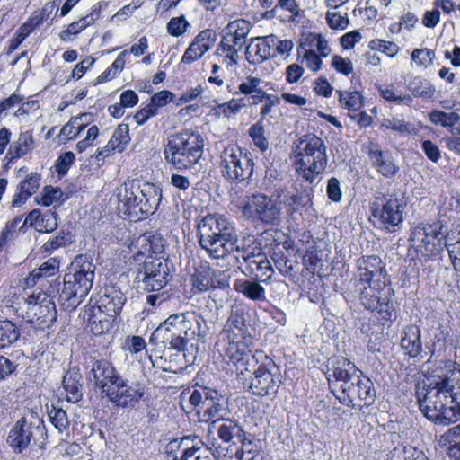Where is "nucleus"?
I'll return each instance as SVG.
<instances>
[{
  "label": "nucleus",
  "mask_w": 460,
  "mask_h": 460,
  "mask_svg": "<svg viewBox=\"0 0 460 460\" xmlns=\"http://www.w3.org/2000/svg\"><path fill=\"white\" fill-rule=\"evenodd\" d=\"M274 39V35L252 39L251 43L246 47V53L249 54L251 50L254 51L256 59L252 61L253 63H261L270 56V40L273 43Z\"/></svg>",
  "instance_id": "nucleus-33"
},
{
  "label": "nucleus",
  "mask_w": 460,
  "mask_h": 460,
  "mask_svg": "<svg viewBox=\"0 0 460 460\" xmlns=\"http://www.w3.org/2000/svg\"><path fill=\"white\" fill-rule=\"evenodd\" d=\"M249 136L252 139L253 144L264 152L269 148V142L264 136V128L259 121L249 128Z\"/></svg>",
  "instance_id": "nucleus-53"
},
{
  "label": "nucleus",
  "mask_w": 460,
  "mask_h": 460,
  "mask_svg": "<svg viewBox=\"0 0 460 460\" xmlns=\"http://www.w3.org/2000/svg\"><path fill=\"white\" fill-rule=\"evenodd\" d=\"M238 444H240V446L236 445L234 449L227 448L226 454L224 456L229 459L235 456L237 460H255V458L260 455L261 447L258 442H254L245 438Z\"/></svg>",
  "instance_id": "nucleus-30"
},
{
  "label": "nucleus",
  "mask_w": 460,
  "mask_h": 460,
  "mask_svg": "<svg viewBox=\"0 0 460 460\" xmlns=\"http://www.w3.org/2000/svg\"><path fill=\"white\" fill-rule=\"evenodd\" d=\"M445 370L446 376L453 378L448 382V392L450 394L449 405L455 411L453 415L454 423L460 420V365L453 360H442L438 363L437 371Z\"/></svg>",
  "instance_id": "nucleus-19"
},
{
  "label": "nucleus",
  "mask_w": 460,
  "mask_h": 460,
  "mask_svg": "<svg viewBox=\"0 0 460 460\" xmlns=\"http://www.w3.org/2000/svg\"><path fill=\"white\" fill-rule=\"evenodd\" d=\"M48 438L44 420L34 413L22 417L10 429L7 443L16 454H22L27 448L38 446L42 448Z\"/></svg>",
  "instance_id": "nucleus-8"
},
{
  "label": "nucleus",
  "mask_w": 460,
  "mask_h": 460,
  "mask_svg": "<svg viewBox=\"0 0 460 460\" xmlns=\"http://www.w3.org/2000/svg\"><path fill=\"white\" fill-rule=\"evenodd\" d=\"M406 206V201L394 193L376 191L370 203V211L380 227L393 233L400 229Z\"/></svg>",
  "instance_id": "nucleus-9"
},
{
  "label": "nucleus",
  "mask_w": 460,
  "mask_h": 460,
  "mask_svg": "<svg viewBox=\"0 0 460 460\" xmlns=\"http://www.w3.org/2000/svg\"><path fill=\"white\" fill-rule=\"evenodd\" d=\"M326 22L328 25L334 30H344L349 23L347 13L341 15L338 12L328 11L326 13Z\"/></svg>",
  "instance_id": "nucleus-63"
},
{
  "label": "nucleus",
  "mask_w": 460,
  "mask_h": 460,
  "mask_svg": "<svg viewBox=\"0 0 460 460\" xmlns=\"http://www.w3.org/2000/svg\"><path fill=\"white\" fill-rule=\"evenodd\" d=\"M339 94V102L345 108L349 111H358L363 106V96L358 91L342 92L337 91Z\"/></svg>",
  "instance_id": "nucleus-42"
},
{
  "label": "nucleus",
  "mask_w": 460,
  "mask_h": 460,
  "mask_svg": "<svg viewBox=\"0 0 460 460\" xmlns=\"http://www.w3.org/2000/svg\"><path fill=\"white\" fill-rule=\"evenodd\" d=\"M58 12V4H56L55 2H50V3H47L41 12L40 13L39 15L37 16H34L33 18L31 19V25L32 27L34 26H38L40 24H44L46 23L48 26H49L57 13Z\"/></svg>",
  "instance_id": "nucleus-45"
},
{
  "label": "nucleus",
  "mask_w": 460,
  "mask_h": 460,
  "mask_svg": "<svg viewBox=\"0 0 460 460\" xmlns=\"http://www.w3.org/2000/svg\"><path fill=\"white\" fill-rule=\"evenodd\" d=\"M120 376V373L116 369L111 361L102 358L92 359L87 379L93 382L94 386L99 388L105 396Z\"/></svg>",
  "instance_id": "nucleus-17"
},
{
  "label": "nucleus",
  "mask_w": 460,
  "mask_h": 460,
  "mask_svg": "<svg viewBox=\"0 0 460 460\" xmlns=\"http://www.w3.org/2000/svg\"><path fill=\"white\" fill-rule=\"evenodd\" d=\"M33 137L30 131L21 133L17 142L10 146L7 154L11 155L10 160L27 155L33 148Z\"/></svg>",
  "instance_id": "nucleus-38"
},
{
  "label": "nucleus",
  "mask_w": 460,
  "mask_h": 460,
  "mask_svg": "<svg viewBox=\"0 0 460 460\" xmlns=\"http://www.w3.org/2000/svg\"><path fill=\"white\" fill-rule=\"evenodd\" d=\"M382 261L378 256H362L357 260L358 271L367 270L376 276L377 279L387 280V272L385 267L381 265Z\"/></svg>",
  "instance_id": "nucleus-34"
},
{
  "label": "nucleus",
  "mask_w": 460,
  "mask_h": 460,
  "mask_svg": "<svg viewBox=\"0 0 460 460\" xmlns=\"http://www.w3.org/2000/svg\"><path fill=\"white\" fill-rule=\"evenodd\" d=\"M75 159V155L71 151H67L59 155L55 164L57 172L61 176L66 175L70 166L74 164Z\"/></svg>",
  "instance_id": "nucleus-64"
},
{
  "label": "nucleus",
  "mask_w": 460,
  "mask_h": 460,
  "mask_svg": "<svg viewBox=\"0 0 460 460\" xmlns=\"http://www.w3.org/2000/svg\"><path fill=\"white\" fill-rule=\"evenodd\" d=\"M63 191L60 188H54L52 186H45L42 190L41 203L43 206H50L54 201L64 200Z\"/></svg>",
  "instance_id": "nucleus-60"
},
{
  "label": "nucleus",
  "mask_w": 460,
  "mask_h": 460,
  "mask_svg": "<svg viewBox=\"0 0 460 460\" xmlns=\"http://www.w3.org/2000/svg\"><path fill=\"white\" fill-rule=\"evenodd\" d=\"M369 157L373 166L384 177L392 178L399 171V167L394 164L393 157L379 149L370 150Z\"/></svg>",
  "instance_id": "nucleus-28"
},
{
  "label": "nucleus",
  "mask_w": 460,
  "mask_h": 460,
  "mask_svg": "<svg viewBox=\"0 0 460 460\" xmlns=\"http://www.w3.org/2000/svg\"><path fill=\"white\" fill-rule=\"evenodd\" d=\"M447 435L450 438L448 456L455 460H460V423L450 428Z\"/></svg>",
  "instance_id": "nucleus-52"
},
{
  "label": "nucleus",
  "mask_w": 460,
  "mask_h": 460,
  "mask_svg": "<svg viewBox=\"0 0 460 460\" xmlns=\"http://www.w3.org/2000/svg\"><path fill=\"white\" fill-rule=\"evenodd\" d=\"M369 48L372 50L383 52L388 57H394L399 51V47L394 42L379 39L371 40L369 42Z\"/></svg>",
  "instance_id": "nucleus-57"
},
{
  "label": "nucleus",
  "mask_w": 460,
  "mask_h": 460,
  "mask_svg": "<svg viewBox=\"0 0 460 460\" xmlns=\"http://www.w3.org/2000/svg\"><path fill=\"white\" fill-rule=\"evenodd\" d=\"M380 95L388 102H393L397 104H405L410 106L413 99L410 94L402 93L394 90L393 85H384L379 88Z\"/></svg>",
  "instance_id": "nucleus-44"
},
{
  "label": "nucleus",
  "mask_w": 460,
  "mask_h": 460,
  "mask_svg": "<svg viewBox=\"0 0 460 460\" xmlns=\"http://www.w3.org/2000/svg\"><path fill=\"white\" fill-rule=\"evenodd\" d=\"M162 200V189L151 182L132 181L118 193V208L130 220L138 221L153 215Z\"/></svg>",
  "instance_id": "nucleus-3"
},
{
  "label": "nucleus",
  "mask_w": 460,
  "mask_h": 460,
  "mask_svg": "<svg viewBox=\"0 0 460 460\" xmlns=\"http://www.w3.org/2000/svg\"><path fill=\"white\" fill-rule=\"evenodd\" d=\"M163 270L158 269L155 276H144L138 279L141 282V288L146 292L160 291L167 283L169 278V268L162 266Z\"/></svg>",
  "instance_id": "nucleus-35"
},
{
  "label": "nucleus",
  "mask_w": 460,
  "mask_h": 460,
  "mask_svg": "<svg viewBox=\"0 0 460 460\" xmlns=\"http://www.w3.org/2000/svg\"><path fill=\"white\" fill-rule=\"evenodd\" d=\"M219 422L217 428V437L222 442L229 444L227 448L232 449V447L245 438L246 432L236 420L226 417Z\"/></svg>",
  "instance_id": "nucleus-25"
},
{
  "label": "nucleus",
  "mask_w": 460,
  "mask_h": 460,
  "mask_svg": "<svg viewBox=\"0 0 460 460\" xmlns=\"http://www.w3.org/2000/svg\"><path fill=\"white\" fill-rule=\"evenodd\" d=\"M429 119L433 124H439L442 127H452L460 120L456 112H444L442 111H432L429 113Z\"/></svg>",
  "instance_id": "nucleus-51"
},
{
  "label": "nucleus",
  "mask_w": 460,
  "mask_h": 460,
  "mask_svg": "<svg viewBox=\"0 0 460 460\" xmlns=\"http://www.w3.org/2000/svg\"><path fill=\"white\" fill-rule=\"evenodd\" d=\"M138 242H141V246L145 250L140 252L141 254L147 252L148 256H152V254H160L164 251L163 239L160 236H142Z\"/></svg>",
  "instance_id": "nucleus-49"
},
{
  "label": "nucleus",
  "mask_w": 460,
  "mask_h": 460,
  "mask_svg": "<svg viewBox=\"0 0 460 460\" xmlns=\"http://www.w3.org/2000/svg\"><path fill=\"white\" fill-rule=\"evenodd\" d=\"M229 341L226 349V357L234 365L244 367L246 371L255 367L265 358L263 351L252 353L253 337L245 335L239 337L228 336Z\"/></svg>",
  "instance_id": "nucleus-13"
},
{
  "label": "nucleus",
  "mask_w": 460,
  "mask_h": 460,
  "mask_svg": "<svg viewBox=\"0 0 460 460\" xmlns=\"http://www.w3.org/2000/svg\"><path fill=\"white\" fill-rule=\"evenodd\" d=\"M381 126L400 134L411 133V124L394 117L383 119Z\"/></svg>",
  "instance_id": "nucleus-59"
},
{
  "label": "nucleus",
  "mask_w": 460,
  "mask_h": 460,
  "mask_svg": "<svg viewBox=\"0 0 460 460\" xmlns=\"http://www.w3.org/2000/svg\"><path fill=\"white\" fill-rule=\"evenodd\" d=\"M20 335V330L13 322L7 319L0 320V349L15 343Z\"/></svg>",
  "instance_id": "nucleus-36"
},
{
  "label": "nucleus",
  "mask_w": 460,
  "mask_h": 460,
  "mask_svg": "<svg viewBox=\"0 0 460 460\" xmlns=\"http://www.w3.org/2000/svg\"><path fill=\"white\" fill-rule=\"evenodd\" d=\"M393 293V289L388 288L387 291L385 292L384 300L381 302L380 307L375 310L381 314L382 320L386 323H393L396 319V313L391 303Z\"/></svg>",
  "instance_id": "nucleus-50"
},
{
  "label": "nucleus",
  "mask_w": 460,
  "mask_h": 460,
  "mask_svg": "<svg viewBox=\"0 0 460 460\" xmlns=\"http://www.w3.org/2000/svg\"><path fill=\"white\" fill-rule=\"evenodd\" d=\"M271 192L279 207L284 206L288 214L292 215L298 210V207H309L313 204L310 194L303 195L296 189L290 190L287 186L274 185Z\"/></svg>",
  "instance_id": "nucleus-21"
},
{
  "label": "nucleus",
  "mask_w": 460,
  "mask_h": 460,
  "mask_svg": "<svg viewBox=\"0 0 460 460\" xmlns=\"http://www.w3.org/2000/svg\"><path fill=\"white\" fill-rule=\"evenodd\" d=\"M324 141L314 134L301 136L296 143V171L310 184H317L322 180L328 163Z\"/></svg>",
  "instance_id": "nucleus-5"
},
{
  "label": "nucleus",
  "mask_w": 460,
  "mask_h": 460,
  "mask_svg": "<svg viewBox=\"0 0 460 460\" xmlns=\"http://www.w3.org/2000/svg\"><path fill=\"white\" fill-rule=\"evenodd\" d=\"M361 374L362 372L346 358H334L326 374L332 393L336 397L337 394L345 391Z\"/></svg>",
  "instance_id": "nucleus-15"
},
{
  "label": "nucleus",
  "mask_w": 460,
  "mask_h": 460,
  "mask_svg": "<svg viewBox=\"0 0 460 460\" xmlns=\"http://www.w3.org/2000/svg\"><path fill=\"white\" fill-rule=\"evenodd\" d=\"M195 314L181 313L170 315L152 332L150 342L162 343L168 349L184 352L188 344L195 340Z\"/></svg>",
  "instance_id": "nucleus-6"
},
{
  "label": "nucleus",
  "mask_w": 460,
  "mask_h": 460,
  "mask_svg": "<svg viewBox=\"0 0 460 460\" xmlns=\"http://www.w3.org/2000/svg\"><path fill=\"white\" fill-rule=\"evenodd\" d=\"M59 268V261L56 258H50L35 270L31 276L32 280L36 282L40 278L52 277L58 273Z\"/></svg>",
  "instance_id": "nucleus-48"
},
{
  "label": "nucleus",
  "mask_w": 460,
  "mask_h": 460,
  "mask_svg": "<svg viewBox=\"0 0 460 460\" xmlns=\"http://www.w3.org/2000/svg\"><path fill=\"white\" fill-rule=\"evenodd\" d=\"M234 289L252 300L264 297L265 288L256 280H236Z\"/></svg>",
  "instance_id": "nucleus-37"
},
{
  "label": "nucleus",
  "mask_w": 460,
  "mask_h": 460,
  "mask_svg": "<svg viewBox=\"0 0 460 460\" xmlns=\"http://www.w3.org/2000/svg\"><path fill=\"white\" fill-rule=\"evenodd\" d=\"M252 27V24L249 21L244 19H236L230 22L226 26L224 32L230 37L231 42H233L235 47L242 49L245 42V38L249 34Z\"/></svg>",
  "instance_id": "nucleus-29"
},
{
  "label": "nucleus",
  "mask_w": 460,
  "mask_h": 460,
  "mask_svg": "<svg viewBox=\"0 0 460 460\" xmlns=\"http://www.w3.org/2000/svg\"><path fill=\"white\" fill-rule=\"evenodd\" d=\"M145 394V386L140 382H129L122 376L106 397L118 407L134 408Z\"/></svg>",
  "instance_id": "nucleus-16"
},
{
  "label": "nucleus",
  "mask_w": 460,
  "mask_h": 460,
  "mask_svg": "<svg viewBox=\"0 0 460 460\" xmlns=\"http://www.w3.org/2000/svg\"><path fill=\"white\" fill-rule=\"evenodd\" d=\"M282 384L281 373L275 361L265 355L253 372L249 390L253 395L261 397L276 396Z\"/></svg>",
  "instance_id": "nucleus-11"
},
{
  "label": "nucleus",
  "mask_w": 460,
  "mask_h": 460,
  "mask_svg": "<svg viewBox=\"0 0 460 460\" xmlns=\"http://www.w3.org/2000/svg\"><path fill=\"white\" fill-rule=\"evenodd\" d=\"M409 91L415 97L429 99L434 95L435 89L431 84L420 76L413 77L408 85Z\"/></svg>",
  "instance_id": "nucleus-41"
},
{
  "label": "nucleus",
  "mask_w": 460,
  "mask_h": 460,
  "mask_svg": "<svg viewBox=\"0 0 460 460\" xmlns=\"http://www.w3.org/2000/svg\"><path fill=\"white\" fill-rule=\"evenodd\" d=\"M33 27L31 24H23L20 27L16 36L10 40L9 45L6 49V53L11 54L13 52L22 42L29 36Z\"/></svg>",
  "instance_id": "nucleus-61"
},
{
  "label": "nucleus",
  "mask_w": 460,
  "mask_h": 460,
  "mask_svg": "<svg viewBox=\"0 0 460 460\" xmlns=\"http://www.w3.org/2000/svg\"><path fill=\"white\" fill-rule=\"evenodd\" d=\"M162 266L168 267L167 262L161 258L147 256L138 270L137 279H143L144 276H155L158 269L163 270Z\"/></svg>",
  "instance_id": "nucleus-43"
},
{
  "label": "nucleus",
  "mask_w": 460,
  "mask_h": 460,
  "mask_svg": "<svg viewBox=\"0 0 460 460\" xmlns=\"http://www.w3.org/2000/svg\"><path fill=\"white\" fill-rule=\"evenodd\" d=\"M252 262H247L246 274L252 275L255 270L261 271V276L256 275V279L265 277L266 279H270L273 272L270 262L264 254L258 253L256 257H252Z\"/></svg>",
  "instance_id": "nucleus-40"
},
{
  "label": "nucleus",
  "mask_w": 460,
  "mask_h": 460,
  "mask_svg": "<svg viewBox=\"0 0 460 460\" xmlns=\"http://www.w3.org/2000/svg\"><path fill=\"white\" fill-rule=\"evenodd\" d=\"M243 216L256 219L266 226H279L281 222L282 207H279L270 193L256 192L247 197L241 207Z\"/></svg>",
  "instance_id": "nucleus-10"
},
{
  "label": "nucleus",
  "mask_w": 460,
  "mask_h": 460,
  "mask_svg": "<svg viewBox=\"0 0 460 460\" xmlns=\"http://www.w3.org/2000/svg\"><path fill=\"white\" fill-rule=\"evenodd\" d=\"M217 271L208 265H200L195 269L192 276V286L198 292H205L215 287Z\"/></svg>",
  "instance_id": "nucleus-32"
},
{
  "label": "nucleus",
  "mask_w": 460,
  "mask_h": 460,
  "mask_svg": "<svg viewBox=\"0 0 460 460\" xmlns=\"http://www.w3.org/2000/svg\"><path fill=\"white\" fill-rule=\"evenodd\" d=\"M57 213L48 211L42 216L40 215V222L37 226L39 232L50 233L58 227Z\"/></svg>",
  "instance_id": "nucleus-58"
},
{
  "label": "nucleus",
  "mask_w": 460,
  "mask_h": 460,
  "mask_svg": "<svg viewBox=\"0 0 460 460\" xmlns=\"http://www.w3.org/2000/svg\"><path fill=\"white\" fill-rule=\"evenodd\" d=\"M221 158V172L227 181L240 182L252 175L254 162L252 153L228 146Z\"/></svg>",
  "instance_id": "nucleus-12"
},
{
  "label": "nucleus",
  "mask_w": 460,
  "mask_h": 460,
  "mask_svg": "<svg viewBox=\"0 0 460 460\" xmlns=\"http://www.w3.org/2000/svg\"><path fill=\"white\" fill-rule=\"evenodd\" d=\"M82 375L79 368H70L63 376V387L66 400L73 403L79 402L83 396Z\"/></svg>",
  "instance_id": "nucleus-27"
},
{
  "label": "nucleus",
  "mask_w": 460,
  "mask_h": 460,
  "mask_svg": "<svg viewBox=\"0 0 460 460\" xmlns=\"http://www.w3.org/2000/svg\"><path fill=\"white\" fill-rule=\"evenodd\" d=\"M33 317L29 321L35 329H49L57 320L56 305L50 300L31 306Z\"/></svg>",
  "instance_id": "nucleus-24"
},
{
  "label": "nucleus",
  "mask_w": 460,
  "mask_h": 460,
  "mask_svg": "<svg viewBox=\"0 0 460 460\" xmlns=\"http://www.w3.org/2000/svg\"><path fill=\"white\" fill-rule=\"evenodd\" d=\"M198 238L200 247L213 259H221L235 252L239 258L247 263L260 253L254 240L243 238L238 240L234 226L223 217L214 214L201 217L197 224Z\"/></svg>",
  "instance_id": "nucleus-1"
},
{
  "label": "nucleus",
  "mask_w": 460,
  "mask_h": 460,
  "mask_svg": "<svg viewBox=\"0 0 460 460\" xmlns=\"http://www.w3.org/2000/svg\"><path fill=\"white\" fill-rule=\"evenodd\" d=\"M126 300L125 294L119 288L114 286L106 287L103 294L97 300L98 313L113 319L121 313Z\"/></svg>",
  "instance_id": "nucleus-22"
},
{
  "label": "nucleus",
  "mask_w": 460,
  "mask_h": 460,
  "mask_svg": "<svg viewBox=\"0 0 460 460\" xmlns=\"http://www.w3.org/2000/svg\"><path fill=\"white\" fill-rule=\"evenodd\" d=\"M22 220V217H16L13 220L8 221L0 232V250L6 246L8 242L14 238L18 224Z\"/></svg>",
  "instance_id": "nucleus-54"
},
{
  "label": "nucleus",
  "mask_w": 460,
  "mask_h": 460,
  "mask_svg": "<svg viewBox=\"0 0 460 460\" xmlns=\"http://www.w3.org/2000/svg\"><path fill=\"white\" fill-rule=\"evenodd\" d=\"M376 392L373 382L362 374L348 385L345 391L336 394L341 403L350 408L369 407L375 402Z\"/></svg>",
  "instance_id": "nucleus-14"
},
{
  "label": "nucleus",
  "mask_w": 460,
  "mask_h": 460,
  "mask_svg": "<svg viewBox=\"0 0 460 460\" xmlns=\"http://www.w3.org/2000/svg\"><path fill=\"white\" fill-rule=\"evenodd\" d=\"M190 26L184 15L172 17L167 23V32L173 37H180L184 34Z\"/></svg>",
  "instance_id": "nucleus-56"
},
{
  "label": "nucleus",
  "mask_w": 460,
  "mask_h": 460,
  "mask_svg": "<svg viewBox=\"0 0 460 460\" xmlns=\"http://www.w3.org/2000/svg\"><path fill=\"white\" fill-rule=\"evenodd\" d=\"M129 141L128 126L119 125L114 131L109 141V147L118 152H122Z\"/></svg>",
  "instance_id": "nucleus-46"
},
{
  "label": "nucleus",
  "mask_w": 460,
  "mask_h": 460,
  "mask_svg": "<svg viewBox=\"0 0 460 460\" xmlns=\"http://www.w3.org/2000/svg\"><path fill=\"white\" fill-rule=\"evenodd\" d=\"M48 416L51 424L59 431L63 432L69 426L66 411L62 408L54 405L48 410Z\"/></svg>",
  "instance_id": "nucleus-47"
},
{
  "label": "nucleus",
  "mask_w": 460,
  "mask_h": 460,
  "mask_svg": "<svg viewBox=\"0 0 460 460\" xmlns=\"http://www.w3.org/2000/svg\"><path fill=\"white\" fill-rule=\"evenodd\" d=\"M201 420L213 425L229 414L226 399L216 390L206 392V401L202 408Z\"/></svg>",
  "instance_id": "nucleus-20"
},
{
  "label": "nucleus",
  "mask_w": 460,
  "mask_h": 460,
  "mask_svg": "<svg viewBox=\"0 0 460 460\" xmlns=\"http://www.w3.org/2000/svg\"><path fill=\"white\" fill-rule=\"evenodd\" d=\"M420 329L415 325H408L403 329L400 345L410 358H417L422 352Z\"/></svg>",
  "instance_id": "nucleus-26"
},
{
  "label": "nucleus",
  "mask_w": 460,
  "mask_h": 460,
  "mask_svg": "<svg viewBox=\"0 0 460 460\" xmlns=\"http://www.w3.org/2000/svg\"><path fill=\"white\" fill-rule=\"evenodd\" d=\"M387 281L377 279V280H373L374 285L363 287L356 285L358 299L365 309L373 312L380 307L381 302L384 300L385 292L389 288Z\"/></svg>",
  "instance_id": "nucleus-23"
},
{
  "label": "nucleus",
  "mask_w": 460,
  "mask_h": 460,
  "mask_svg": "<svg viewBox=\"0 0 460 460\" xmlns=\"http://www.w3.org/2000/svg\"><path fill=\"white\" fill-rule=\"evenodd\" d=\"M95 265L91 256L77 255L63 278V287L58 300L66 311L75 310L88 295L95 278Z\"/></svg>",
  "instance_id": "nucleus-2"
},
{
  "label": "nucleus",
  "mask_w": 460,
  "mask_h": 460,
  "mask_svg": "<svg viewBox=\"0 0 460 460\" xmlns=\"http://www.w3.org/2000/svg\"><path fill=\"white\" fill-rule=\"evenodd\" d=\"M206 456H210L208 454V449L201 446L193 445L192 447H185L180 457L175 456L172 460H202Z\"/></svg>",
  "instance_id": "nucleus-55"
},
{
  "label": "nucleus",
  "mask_w": 460,
  "mask_h": 460,
  "mask_svg": "<svg viewBox=\"0 0 460 460\" xmlns=\"http://www.w3.org/2000/svg\"><path fill=\"white\" fill-rule=\"evenodd\" d=\"M442 225L439 222L433 224H419L411 231L410 241L418 249L424 250L426 256H430L438 252Z\"/></svg>",
  "instance_id": "nucleus-18"
},
{
  "label": "nucleus",
  "mask_w": 460,
  "mask_h": 460,
  "mask_svg": "<svg viewBox=\"0 0 460 460\" xmlns=\"http://www.w3.org/2000/svg\"><path fill=\"white\" fill-rule=\"evenodd\" d=\"M278 7L291 13L289 21L292 22L300 23L305 18V12L299 7L296 0H278V4L268 11L264 16L272 17Z\"/></svg>",
  "instance_id": "nucleus-39"
},
{
  "label": "nucleus",
  "mask_w": 460,
  "mask_h": 460,
  "mask_svg": "<svg viewBox=\"0 0 460 460\" xmlns=\"http://www.w3.org/2000/svg\"><path fill=\"white\" fill-rule=\"evenodd\" d=\"M246 316L247 314L243 308H240L239 306L232 308L226 325L227 331L230 332L228 336L239 337L252 335L248 332Z\"/></svg>",
  "instance_id": "nucleus-31"
},
{
  "label": "nucleus",
  "mask_w": 460,
  "mask_h": 460,
  "mask_svg": "<svg viewBox=\"0 0 460 460\" xmlns=\"http://www.w3.org/2000/svg\"><path fill=\"white\" fill-rule=\"evenodd\" d=\"M435 375L436 379L423 388L424 392H417V401L423 415L438 425H449L454 423L455 411L449 405L450 394L448 382L454 377L446 376L445 370H438Z\"/></svg>",
  "instance_id": "nucleus-4"
},
{
  "label": "nucleus",
  "mask_w": 460,
  "mask_h": 460,
  "mask_svg": "<svg viewBox=\"0 0 460 460\" xmlns=\"http://www.w3.org/2000/svg\"><path fill=\"white\" fill-rule=\"evenodd\" d=\"M204 139L194 131H182L172 135L164 149L167 163L176 170H185L195 165L203 154Z\"/></svg>",
  "instance_id": "nucleus-7"
},
{
  "label": "nucleus",
  "mask_w": 460,
  "mask_h": 460,
  "mask_svg": "<svg viewBox=\"0 0 460 460\" xmlns=\"http://www.w3.org/2000/svg\"><path fill=\"white\" fill-rule=\"evenodd\" d=\"M217 40V34L214 31L206 29L201 31L193 40L207 52L213 47Z\"/></svg>",
  "instance_id": "nucleus-62"
}]
</instances>
